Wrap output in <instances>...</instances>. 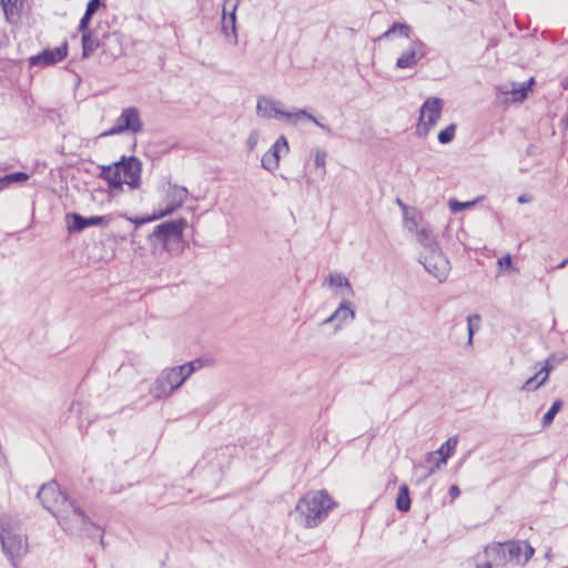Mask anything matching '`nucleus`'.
I'll use <instances>...</instances> for the list:
<instances>
[{
	"label": "nucleus",
	"instance_id": "52",
	"mask_svg": "<svg viewBox=\"0 0 568 568\" xmlns=\"http://www.w3.org/2000/svg\"><path fill=\"white\" fill-rule=\"evenodd\" d=\"M477 568H484V566L483 567H477Z\"/></svg>",
	"mask_w": 568,
	"mask_h": 568
},
{
	"label": "nucleus",
	"instance_id": "39",
	"mask_svg": "<svg viewBox=\"0 0 568 568\" xmlns=\"http://www.w3.org/2000/svg\"><path fill=\"white\" fill-rule=\"evenodd\" d=\"M258 142L257 131H252L246 140V146L250 151H253Z\"/></svg>",
	"mask_w": 568,
	"mask_h": 568
},
{
	"label": "nucleus",
	"instance_id": "11",
	"mask_svg": "<svg viewBox=\"0 0 568 568\" xmlns=\"http://www.w3.org/2000/svg\"><path fill=\"white\" fill-rule=\"evenodd\" d=\"M0 541L3 552L12 561V565L16 566L13 560L27 552V538L22 535L7 531L4 535H0Z\"/></svg>",
	"mask_w": 568,
	"mask_h": 568
},
{
	"label": "nucleus",
	"instance_id": "5",
	"mask_svg": "<svg viewBox=\"0 0 568 568\" xmlns=\"http://www.w3.org/2000/svg\"><path fill=\"white\" fill-rule=\"evenodd\" d=\"M186 225L187 222L183 217L166 221L156 225L149 237L160 243L168 252L179 254L183 250V231Z\"/></svg>",
	"mask_w": 568,
	"mask_h": 568
},
{
	"label": "nucleus",
	"instance_id": "31",
	"mask_svg": "<svg viewBox=\"0 0 568 568\" xmlns=\"http://www.w3.org/2000/svg\"><path fill=\"white\" fill-rule=\"evenodd\" d=\"M282 151H284L285 153L288 152V142L284 135H281L267 152H270L273 156L280 160Z\"/></svg>",
	"mask_w": 568,
	"mask_h": 568
},
{
	"label": "nucleus",
	"instance_id": "35",
	"mask_svg": "<svg viewBox=\"0 0 568 568\" xmlns=\"http://www.w3.org/2000/svg\"><path fill=\"white\" fill-rule=\"evenodd\" d=\"M179 367H180L182 374L184 375L185 379H187L194 372H196L197 369H200L202 367V361L201 359L191 361L183 365H180Z\"/></svg>",
	"mask_w": 568,
	"mask_h": 568
},
{
	"label": "nucleus",
	"instance_id": "27",
	"mask_svg": "<svg viewBox=\"0 0 568 568\" xmlns=\"http://www.w3.org/2000/svg\"><path fill=\"white\" fill-rule=\"evenodd\" d=\"M229 2V0H225L224 1V4ZM240 4V0H236L235 3L233 4L232 7V11L230 12L229 14V18L226 17V8L225 6L223 7V22H222V28L223 30L226 32L227 29L230 28L232 30V32L235 34L236 33V27H235V22H236V9Z\"/></svg>",
	"mask_w": 568,
	"mask_h": 568
},
{
	"label": "nucleus",
	"instance_id": "44",
	"mask_svg": "<svg viewBox=\"0 0 568 568\" xmlns=\"http://www.w3.org/2000/svg\"><path fill=\"white\" fill-rule=\"evenodd\" d=\"M534 201V196L530 193H523L517 197L519 204H526Z\"/></svg>",
	"mask_w": 568,
	"mask_h": 568
},
{
	"label": "nucleus",
	"instance_id": "51",
	"mask_svg": "<svg viewBox=\"0 0 568 568\" xmlns=\"http://www.w3.org/2000/svg\"><path fill=\"white\" fill-rule=\"evenodd\" d=\"M566 126L568 128V120L566 121Z\"/></svg>",
	"mask_w": 568,
	"mask_h": 568
},
{
	"label": "nucleus",
	"instance_id": "38",
	"mask_svg": "<svg viewBox=\"0 0 568 568\" xmlns=\"http://www.w3.org/2000/svg\"><path fill=\"white\" fill-rule=\"evenodd\" d=\"M92 16H93V14H92V13H90V12H87V11L84 12V14H83V17L81 18L80 23H79V31H80L81 33H83V32H88V31H91V30L89 29V23H90V20L92 19Z\"/></svg>",
	"mask_w": 568,
	"mask_h": 568
},
{
	"label": "nucleus",
	"instance_id": "10",
	"mask_svg": "<svg viewBox=\"0 0 568 568\" xmlns=\"http://www.w3.org/2000/svg\"><path fill=\"white\" fill-rule=\"evenodd\" d=\"M443 110V100L439 98H428L420 108L419 122L416 133L425 138L440 118Z\"/></svg>",
	"mask_w": 568,
	"mask_h": 568
},
{
	"label": "nucleus",
	"instance_id": "49",
	"mask_svg": "<svg viewBox=\"0 0 568 568\" xmlns=\"http://www.w3.org/2000/svg\"><path fill=\"white\" fill-rule=\"evenodd\" d=\"M397 203H398V205L405 207V205L403 204V202L399 199L397 200Z\"/></svg>",
	"mask_w": 568,
	"mask_h": 568
},
{
	"label": "nucleus",
	"instance_id": "22",
	"mask_svg": "<svg viewBox=\"0 0 568 568\" xmlns=\"http://www.w3.org/2000/svg\"><path fill=\"white\" fill-rule=\"evenodd\" d=\"M82 58L88 59L97 49L101 48L102 32L99 30L81 33Z\"/></svg>",
	"mask_w": 568,
	"mask_h": 568
},
{
	"label": "nucleus",
	"instance_id": "23",
	"mask_svg": "<svg viewBox=\"0 0 568 568\" xmlns=\"http://www.w3.org/2000/svg\"><path fill=\"white\" fill-rule=\"evenodd\" d=\"M304 119H307V120H311L312 122H314L320 129H322L324 132L326 133H331V128L321 123L315 116H313L312 114L307 113L306 110L304 109H300V110H296L294 112H287L285 113V120L290 123H297L298 121L301 120H304Z\"/></svg>",
	"mask_w": 568,
	"mask_h": 568
},
{
	"label": "nucleus",
	"instance_id": "21",
	"mask_svg": "<svg viewBox=\"0 0 568 568\" xmlns=\"http://www.w3.org/2000/svg\"><path fill=\"white\" fill-rule=\"evenodd\" d=\"M101 49L103 54L109 55L111 59H115L122 53L121 37L118 32H102Z\"/></svg>",
	"mask_w": 568,
	"mask_h": 568
},
{
	"label": "nucleus",
	"instance_id": "32",
	"mask_svg": "<svg viewBox=\"0 0 568 568\" xmlns=\"http://www.w3.org/2000/svg\"><path fill=\"white\" fill-rule=\"evenodd\" d=\"M480 316L478 314L469 315L467 317V331H468V341L467 344H473V337L475 334V329L479 327Z\"/></svg>",
	"mask_w": 568,
	"mask_h": 568
},
{
	"label": "nucleus",
	"instance_id": "4",
	"mask_svg": "<svg viewBox=\"0 0 568 568\" xmlns=\"http://www.w3.org/2000/svg\"><path fill=\"white\" fill-rule=\"evenodd\" d=\"M55 519L59 526L69 535L93 537V532L99 530V526L85 515L73 499L70 500V505L58 510Z\"/></svg>",
	"mask_w": 568,
	"mask_h": 568
},
{
	"label": "nucleus",
	"instance_id": "29",
	"mask_svg": "<svg viewBox=\"0 0 568 568\" xmlns=\"http://www.w3.org/2000/svg\"><path fill=\"white\" fill-rule=\"evenodd\" d=\"M29 175L24 172H13L0 178V190L4 189L11 183L24 182Z\"/></svg>",
	"mask_w": 568,
	"mask_h": 568
},
{
	"label": "nucleus",
	"instance_id": "9",
	"mask_svg": "<svg viewBox=\"0 0 568 568\" xmlns=\"http://www.w3.org/2000/svg\"><path fill=\"white\" fill-rule=\"evenodd\" d=\"M37 497L40 499L42 506L48 509L54 517L59 509L70 505L71 498L63 493L55 480L43 484Z\"/></svg>",
	"mask_w": 568,
	"mask_h": 568
},
{
	"label": "nucleus",
	"instance_id": "45",
	"mask_svg": "<svg viewBox=\"0 0 568 568\" xmlns=\"http://www.w3.org/2000/svg\"><path fill=\"white\" fill-rule=\"evenodd\" d=\"M449 496L455 499L460 495V489L456 485H452L448 490Z\"/></svg>",
	"mask_w": 568,
	"mask_h": 568
},
{
	"label": "nucleus",
	"instance_id": "26",
	"mask_svg": "<svg viewBox=\"0 0 568 568\" xmlns=\"http://www.w3.org/2000/svg\"><path fill=\"white\" fill-rule=\"evenodd\" d=\"M189 191L184 186L171 185L166 193V202H171L176 207H181L186 200Z\"/></svg>",
	"mask_w": 568,
	"mask_h": 568
},
{
	"label": "nucleus",
	"instance_id": "41",
	"mask_svg": "<svg viewBox=\"0 0 568 568\" xmlns=\"http://www.w3.org/2000/svg\"><path fill=\"white\" fill-rule=\"evenodd\" d=\"M498 264L503 268H513V260L510 254H506L498 260Z\"/></svg>",
	"mask_w": 568,
	"mask_h": 568
},
{
	"label": "nucleus",
	"instance_id": "20",
	"mask_svg": "<svg viewBox=\"0 0 568 568\" xmlns=\"http://www.w3.org/2000/svg\"><path fill=\"white\" fill-rule=\"evenodd\" d=\"M555 359V355H551L546 359L545 365L537 372L532 377L528 378L523 385V390L534 392L542 386L547 381L549 373L554 369V365L550 364Z\"/></svg>",
	"mask_w": 568,
	"mask_h": 568
},
{
	"label": "nucleus",
	"instance_id": "37",
	"mask_svg": "<svg viewBox=\"0 0 568 568\" xmlns=\"http://www.w3.org/2000/svg\"><path fill=\"white\" fill-rule=\"evenodd\" d=\"M475 202H458L456 200L449 201V209L453 212H459L466 207H470L474 205Z\"/></svg>",
	"mask_w": 568,
	"mask_h": 568
},
{
	"label": "nucleus",
	"instance_id": "36",
	"mask_svg": "<svg viewBox=\"0 0 568 568\" xmlns=\"http://www.w3.org/2000/svg\"><path fill=\"white\" fill-rule=\"evenodd\" d=\"M176 209L178 207L175 205H173L171 202H166V205L163 210L159 211L158 213H153L145 221H155V220L162 219L166 215L172 214Z\"/></svg>",
	"mask_w": 568,
	"mask_h": 568
},
{
	"label": "nucleus",
	"instance_id": "15",
	"mask_svg": "<svg viewBox=\"0 0 568 568\" xmlns=\"http://www.w3.org/2000/svg\"><path fill=\"white\" fill-rule=\"evenodd\" d=\"M68 54V44L64 42L62 45L45 49L41 53L33 55L29 59L31 65H52L57 62L62 61Z\"/></svg>",
	"mask_w": 568,
	"mask_h": 568
},
{
	"label": "nucleus",
	"instance_id": "42",
	"mask_svg": "<svg viewBox=\"0 0 568 568\" xmlns=\"http://www.w3.org/2000/svg\"><path fill=\"white\" fill-rule=\"evenodd\" d=\"M326 160V153L324 151H316L315 153V164L318 168H324Z\"/></svg>",
	"mask_w": 568,
	"mask_h": 568
},
{
	"label": "nucleus",
	"instance_id": "14",
	"mask_svg": "<svg viewBox=\"0 0 568 568\" xmlns=\"http://www.w3.org/2000/svg\"><path fill=\"white\" fill-rule=\"evenodd\" d=\"M68 221V231L70 233L73 232H82L87 227L90 226H100L109 223V219L106 216H82L79 213H70L67 214Z\"/></svg>",
	"mask_w": 568,
	"mask_h": 568
},
{
	"label": "nucleus",
	"instance_id": "33",
	"mask_svg": "<svg viewBox=\"0 0 568 568\" xmlns=\"http://www.w3.org/2000/svg\"><path fill=\"white\" fill-rule=\"evenodd\" d=\"M261 164L264 170L274 172L280 165V160L273 156L270 152H266L262 156Z\"/></svg>",
	"mask_w": 568,
	"mask_h": 568
},
{
	"label": "nucleus",
	"instance_id": "12",
	"mask_svg": "<svg viewBox=\"0 0 568 568\" xmlns=\"http://www.w3.org/2000/svg\"><path fill=\"white\" fill-rule=\"evenodd\" d=\"M509 564L525 566L535 554V549L526 540L505 541Z\"/></svg>",
	"mask_w": 568,
	"mask_h": 568
},
{
	"label": "nucleus",
	"instance_id": "50",
	"mask_svg": "<svg viewBox=\"0 0 568 568\" xmlns=\"http://www.w3.org/2000/svg\"><path fill=\"white\" fill-rule=\"evenodd\" d=\"M95 534H99V537H102V534H100V529L98 531H94L93 536H95Z\"/></svg>",
	"mask_w": 568,
	"mask_h": 568
},
{
	"label": "nucleus",
	"instance_id": "16",
	"mask_svg": "<svg viewBox=\"0 0 568 568\" xmlns=\"http://www.w3.org/2000/svg\"><path fill=\"white\" fill-rule=\"evenodd\" d=\"M484 555L488 559L484 568L505 567L508 562L505 542H491L484 548Z\"/></svg>",
	"mask_w": 568,
	"mask_h": 568
},
{
	"label": "nucleus",
	"instance_id": "13",
	"mask_svg": "<svg viewBox=\"0 0 568 568\" xmlns=\"http://www.w3.org/2000/svg\"><path fill=\"white\" fill-rule=\"evenodd\" d=\"M457 446V438H448L436 452L427 455V462L433 466L425 473L424 477L430 476L436 468L447 463V459L454 454Z\"/></svg>",
	"mask_w": 568,
	"mask_h": 568
},
{
	"label": "nucleus",
	"instance_id": "34",
	"mask_svg": "<svg viewBox=\"0 0 568 568\" xmlns=\"http://www.w3.org/2000/svg\"><path fill=\"white\" fill-rule=\"evenodd\" d=\"M456 132V124L452 123L438 133V141L442 144H447L454 140Z\"/></svg>",
	"mask_w": 568,
	"mask_h": 568
},
{
	"label": "nucleus",
	"instance_id": "48",
	"mask_svg": "<svg viewBox=\"0 0 568 568\" xmlns=\"http://www.w3.org/2000/svg\"><path fill=\"white\" fill-rule=\"evenodd\" d=\"M7 531L4 527L0 524V535H4Z\"/></svg>",
	"mask_w": 568,
	"mask_h": 568
},
{
	"label": "nucleus",
	"instance_id": "40",
	"mask_svg": "<svg viewBox=\"0 0 568 568\" xmlns=\"http://www.w3.org/2000/svg\"><path fill=\"white\" fill-rule=\"evenodd\" d=\"M405 224L409 232H417L420 227L418 226V222L416 217H405Z\"/></svg>",
	"mask_w": 568,
	"mask_h": 568
},
{
	"label": "nucleus",
	"instance_id": "2",
	"mask_svg": "<svg viewBox=\"0 0 568 568\" xmlns=\"http://www.w3.org/2000/svg\"><path fill=\"white\" fill-rule=\"evenodd\" d=\"M335 506L326 490H311L298 499L295 514L305 528H314L326 519Z\"/></svg>",
	"mask_w": 568,
	"mask_h": 568
},
{
	"label": "nucleus",
	"instance_id": "19",
	"mask_svg": "<svg viewBox=\"0 0 568 568\" xmlns=\"http://www.w3.org/2000/svg\"><path fill=\"white\" fill-rule=\"evenodd\" d=\"M534 82V78H530L527 82L524 83L511 82L509 85L503 84L498 85L496 89L500 94H511L514 101H524L527 98L528 92L531 91V85Z\"/></svg>",
	"mask_w": 568,
	"mask_h": 568
},
{
	"label": "nucleus",
	"instance_id": "24",
	"mask_svg": "<svg viewBox=\"0 0 568 568\" xmlns=\"http://www.w3.org/2000/svg\"><path fill=\"white\" fill-rule=\"evenodd\" d=\"M416 236L417 242L423 246L422 252H429L430 247H439L438 243L435 240L433 231L426 225H423L420 226L419 230H417Z\"/></svg>",
	"mask_w": 568,
	"mask_h": 568
},
{
	"label": "nucleus",
	"instance_id": "30",
	"mask_svg": "<svg viewBox=\"0 0 568 568\" xmlns=\"http://www.w3.org/2000/svg\"><path fill=\"white\" fill-rule=\"evenodd\" d=\"M562 404L564 403L561 399H556L551 404L550 408L547 410V413L541 418L542 426H545V427L549 426L554 422V418L557 415V413L561 409Z\"/></svg>",
	"mask_w": 568,
	"mask_h": 568
},
{
	"label": "nucleus",
	"instance_id": "8",
	"mask_svg": "<svg viewBox=\"0 0 568 568\" xmlns=\"http://www.w3.org/2000/svg\"><path fill=\"white\" fill-rule=\"evenodd\" d=\"M419 262L438 282L442 283L448 277L450 264L440 247H430L429 252H420Z\"/></svg>",
	"mask_w": 568,
	"mask_h": 568
},
{
	"label": "nucleus",
	"instance_id": "18",
	"mask_svg": "<svg viewBox=\"0 0 568 568\" xmlns=\"http://www.w3.org/2000/svg\"><path fill=\"white\" fill-rule=\"evenodd\" d=\"M281 103L267 97H260L256 103L257 115L264 119H285L286 111L280 108Z\"/></svg>",
	"mask_w": 568,
	"mask_h": 568
},
{
	"label": "nucleus",
	"instance_id": "46",
	"mask_svg": "<svg viewBox=\"0 0 568 568\" xmlns=\"http://www.w3.org/2000/svg\"><path fill=\"white\" fill-rule=\"evenodd\" d=\"M149 216L146 217H141V219H134V220H131L133 223H135L136 225H141V224H144V223H148L149 221H145Z\"/></svg>",
	"mask_w": 568,
	"mask_h": 568
},
{
	"label": "nucleus",
	"instance_id": "17",
	"mask_svg": "<svg viewBox=\"0 0 568 568\" xmlns=\"http://www.w3.org/2000/svg\"><path fill=\"white\" fill-rule=\"evenodd\" d=\"M355 315L353 304L349 301H343L338 307L322 322V325L335 323V331H337L344 323L353 321Z\"/></svg>",
	"mask_w": 568,
	"mask_h": 568
},
{
	"label": "nucleus",
	"instance_id": "1",
	"mask_svg": "<svg viewBox=\"0 0 568 568\" xmlns=\"http://www.w3.org/2000/svg\"><path fill=\"white\" fill-rule=\"evenodd\" d=\"M99 168L98 178L108 183L109 193L113 196L123 192V184H128L131 189L140 186L142 163L133 155H123L119 161Z\"/></svg>",
	"mask_w": 568,
	"mask_h": 568
},
{
	"label": "nucleus",
	"instance_id": "6",
	"mask_svg": "<svg viewBox=\"0 0 568 568\" xmlns=\"http://www.w3.org/2000/svg\"><path fill=\"white\" fill-rule=\"evenodd\" d=\"M185 381L179 366L164 368L151 385L150 394L155 399L168 398L174 390L180 388Z\"/></svg>",
	"mask_w": 568,
	"mask_h": 568
},
{
	"label": "nucleus",
	"instance_id": "7",
	"mask_svg": "<svg viewBox=\"0 0 568 568\" xmlns=\"http://www.w3.org/2000/svg\"><path fill=\"white\" fill-rule=\"evenodd\" d=\"M143 130L140 111L135 106H129L122 110L115 123L109 130L102 132L100 138L119 135L124 132L139 133Z\"/></svg>",
	"mask_w": 568,
	"mask_h": 568
},
{
	"label": "nucleus",
	"instance_id": "3",
	"mask_svg": "<svg viewBox=\"0 0 568 568\" xmlns=\"http://www.w3.org/2000/svg\"><path fill=\"white\" fill-rule=\"evenodd\" d=\"M413 29L404 22H394L384 33L378 37L379 41L390 39L392 36L398 34L407 39V48L399 54L396 60V68L400 70L415 68L420 60L427 54V45L418 38L412 37Z\"/></svg>",
	"mask_w": 568,
	"mask_h": 568
},
{
	"label": "nucleus",
	"instance_id": "43",
	"mask_svg": "<svg viewBox=\"0 0 568 568\" xmlns=\"http://www.w3.org/2000/svg\"><path fill=\"white\" fill-rule=\"evenodd\" d=\"M101 6V0H90L87 4V12L94 14Z\"/></svg>",
	"mask_w": 568,
	"mask_h": 568
},
{
	"label": "nucleus",
	"instance_id": "25",
	"mask_svg": "<svg viewBox=\"0 0 568 568\" xmlns=\"http://www.w3.org/2000/svg\"><path fill=\"white\" fill-rule=\"evenodd\" d=\"M325 282L331 287H341L345 291V294L347 297H352L354 295V291L352 288V285L349 281L341 273H331Z\"/></svg>",
	"mask_w": 568,
	"mask_h": 568
},
{
	"label": "nucleus",
	"instance_id": "47",
	"mask_svg": "<svg viewBox=\"0 0 568 568\" xmlns=\"http://www.w3.org/2000/svg\"><path fill=\"white\" fill-rule=\"evenodd\" d=\"M567 264H568V261H566V258H565L555 268H557V270L564 268Z\"/></svg>",
	"mask_w": 568,
	"mask_h": 568
},
{
	"label": "nucleus",
	"instance_id": "28",
	"mask_svg": "<svg viewBox=\"0 0 568 568\" xmlns=\"http://www.w3.org/2000/svg\"><path fill=\"white\" fill-rule=\"evenodd\" d=\"M396 508L400 511H407L410 508V497L407 485L399 487L396 498Z\"/></svg>",
	"mask_w": 568,
	"mask_h": 568
}]
</instances>
